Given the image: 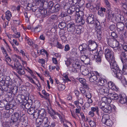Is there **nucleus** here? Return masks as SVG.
Instances as JSON below:
<instances>
[{
	"label": "nucleus",
	"instance_id": "30",
	"mask_svg": "<svg viewBox=\"0 0 127 127\" xmlns=\"http://www.w3.org/2000/svg\"><path fill=\"white\" fill-rule=\"evenodd\" d=\"M22 55L23 57L24 58H26L27 59L29 60V55L27 53H26L23 50H21L19 52Z\"/></svg>",
	"mask_w": 127,
	"mask_h": 127
},
{
	"label": "nucleus",
	"instance_id": "14",
	"mask_svg": "<svg viewBox=\"0 0 127 127\" xmlns=\"http://www.w3.org/2000/svg\"><path fill=\"white\" fill-rule=\"evenodd\" d=\"M87 45L85 43L83 44L80 45L79 47V49L80 51L81 54H85L86 53L89 52L88 49H87Z\"/></svg>",
	"mask_w": 127,
	"mask_h": 127
},
{
	"label": "nucleus",
	"instance_id": "63",
	"mask_svg": "<svg viewBox=\"0 0 127 127\" xmlns=\"http://www.w3.org/2000/svg\"><path fill=\"white\" fill-rule=\"evenodd\" d=\"M84 96H85L86 98H91L92 97L91 94L89 92L86 93Z\"/></svg>",
	"mask_w": 127,
	"mask_h": 127
},
{
	"label": "nucleus",
	"instance_id": "25",
	"mask_svg": "<svg viewBox=\"0 0 127 127\" xmlns=\"http://www.w3.org/2000/svg\"><path fill=\"white\" fill-rule=\"evenodd\" d=\"M102 102H104L105 103L109 104L112 101V100L109 97L107 98L106 96L103 97L102 98Z\"/></svg>",
	"mask_w": 127,
	"mask_h": 127
},
{
	"label": "nucleus",
	"instance_id": "5",
	"mask_svg": "<svg viewBox=\"0 0 127 127\" xmlns=\"http://www.w3.org/2000/svg\"><path fill=\"white\" fill-rule=\"evenodd\" d=\"M83 14V12L80 11L77 12L75 15L76 17H77L75 19L76 22L79 25H83L84 24L85 21L82 16Z\"/></svg>",
	"mask_w": 127,
	"mask_h": 127
},
{
	"label": "nucleus",
	"instance_id": "48",
	"mask_svg": "<svg viewBox=\"0 0 127 127\" xmlns=\"http://www.w3.org/2000/svg\"><path fill=\"white\" fill-rule=\"evenodd\" d=\"M1 49L4 54H5V56H7L8 54H7V53L6 51V50L4 48L3 46H1Z\"/></svg>",
	"mask_w": 127,
	"mask_h": 127
},
{
	"label": "nucleus",
	"instance_id": "22",
	"mask_svg": "<svg viewBox=\"0 0 127 127\" xmlns=\"http://www.w3.org/2000/svg\"><path fill=\"white\" fill-rule=\"evenodd\" d=\"M120 41L122 43V44L127 43V37L125 34H121L120 36Z\"/></svg>",
	"mask_w": 127,
	"mask_h": 127
},
{
	"label": "nucleus",
	"instance_id": "58",
	"mask_svg": "<svg viewBox=\"0 0 127 127\" xmlns=\"http://www.w3.org/2000/svg\"><path fill=\"white\" fill-rule=\"evenodd\" d=\"M27 77L31 83L34 84H36L34 80L33 79L32 77L28 76H27Z\"/></svg>",
	"mask_w": 127,
	"mask_h": 127
},
{
	"label": "nucleus",
	"instance_id": "11",
	"mask_svg": "<svg viewBox=\"0 0 127 127\" xmlns=\"http://www.w3.org/2000/svg\"><path fill=\"white\" fill-rule=\"evenodd\" d=\"M96 21H98L95 19L94 16L93 15H90L86 20V22L89 24H94L95 26V23Z\"/></svg>",
	"mask_w": 127,
	"mask_h": 127
},
{
	"label": "nucleus",
	"instance_id": "45",
	"mask_svg": "<svg viewBox=\"0 0 127 127\" xmlns=\"http://www.w3.org/2000/svg\"><path fill=\"white\" fill-rule=\"evenodd\" d=\"M122 6L124 9L127 8V0H123L122 2Z\"/></svg>",
	"mask_w": 127,
	"mask_h": 127
},
{
	"label": "nucleus",
	"instance_id": "56",
	"mask_svg": "<svg viewBox=\"0 0 127 127\" xmlns=\"http://www.w3.org/2000/svg\"><path fill=\"white\" fill-rule=\"evenodd\" d=\"M27 111L29 114L32 115L34 113V110L32 108H31L28 110Z\"/></svg>",
	"mask_w": 127,
	"mask_h": 127
},
{
	"label": "nucleus",
	"instance_id": "62",
	"mask_svg": "<svg viewBox=\"0 0 127 127\" xmlns=\"http://www.w3.org/2000/svg\"><path fill=\"white\" fill-rule=\"evenodd\" d=\"M115 13L116 14H118V16L120 15L121 12L120 10V9L117 8H115Z\"/></svg>",
	"mask_w": 127,
	"mask_h": 127
},
{
	"label": "nucleus",
	"instance_id": "49",
	"mask_svg": "<svg viewBox=\"0 0 127 127\" xmlns=\"http://www.w3.org/2000/svg\"><path fill=\"white\" fill-rule=\"evenodd\" d=\"M77 108L75 109V112L76 114H79L81 110V108L80 106H76Z\"/></svg>",
	"mask_w": 127,
	"mask_h": 127
},
{
	"label": "nucleus",
	"instance_id": "9",
	"mask_svg": "<svg viewBox=\"0 0 127 127\" xmlns=\"http://www.w3.org/2000/svg\"><path fill=\"white\" fill-rule=\"evenodd\" d=\"M98 89L99 93L102 95H104L109 93V89L108 88L103 86V85H99Z\"/></svg>",
	"mask_w": 127,
	"mask_h": 127
},
{
	"label": "nucleus",
	"instance_id": "61",
	"mask_svg": "<svg viewBox=\"0 0 127 127\" xmlns=\"http://www.w3.org/2000/svg\"><path fill=\"white\" fill-rule=\"evenodd\" d=\"M50 18L51 19L53 20H56L58 18V17L57 15H52L51 17Z\"/></svg>",
	"mask_w": 127,
	"mask_h": 127
},
{
	"label": "nucleus",
	"instance_id": "23",
	"mask_svg": "<svg viewBox=\"0 0 127 127\" xmlns=\"http://www.w3.org/2000/svg\"><path fill=\"white\" fill-rule=\"evenodd\" d=\"M108 97L111 99L116 100L118 98V95L115 93H110L108 95Z\"/></svg>",
	"mask_w": 127,
	"mask_h": 127
},
{
	"label": "nucleus",
	"instance_id": "64",
	"mask_svg": "<svg viewBox=\"0 0 127 127\" xmlns=\"http://www.w3.org/2000/svg\"><path fill=\"white\" fill-rule=\"evenodd\" d=\"M122 46L124 50L127 51V43L122 44Z\"/></svg>",
	"mask_w": 127,
	"mask_h": 127
},
{
	"label": "nucleus",
	"instance_id": "60",
	"mask_svg": "<svg viewBox=\"0 0 127 127\" xmlns=\"http://www.w3.org/2000/svg\"><path fill=\"white\" fill-rule=\"evenodd\" d=\"M70 47L69 45L67 44L64 47V50L65 51H67L69 50Z\"/></svg>",
	"mask_w": 127,
	"mask_h": 127
},
{
	"label": "nucleus",
	"instance_id": "32",
	"mask_svg": "<svg viewBox=\"0 0 127 127\" xmlns=\"http://www.w3.org/2000/svg\"><path fill=\"white\" fill-rule=\"evenodd\" d=\"M39 112V115L41 116L42 117H44L45 116L46 112L43 109H41L40 110H38Z\"/></svg>",
	"mask_w": 127,
	"mask_h": 127
},
{
	"label": "nucleus",
	"instance_id": "13",
	"mask_svg": "<svg viewBox=\"0 0 127 127\" xmlns=\"http://www.w3.org/2000/svg\"><path fill=\"white\" fill-rule=\"evenodd\" d=\"M16 66L15 64L14 66L17 68V71L18 73L20 75L24 74L25 72L22 68V66L19 63L17 62L16 64Z\"/></svg>",
	"mask_w": 127,
	"mask_h": 127
},
{
	"label": "nucleus",
	"instance_id": "50",
	"mask_svg": "<svg viewBox=\"0 0 127 127\" xmlns=\"http://www.w3.org/2000/svg\"><path fill=\"white\" fill-rule=\"evenodd\" d=\"M20 36V34L19 32L15 33L13 35V38H19Z\"/></svg>",
	"mask_w": 127,
	"mask_h": 127
},
{
	"label": "nucleus",
	"instance_id": "44",
	"mask_svg": "<svg viewBox=\"0 0 127 127\" xmlns=\"http://www.w3.org/2000/svg\"><path fill=\"white\" fill-rule=\"evenodd\" d=\"M103 123L105 124L108 126H111L112 122L109 118V119H108V120L106 121L105 122H103Z\"/></svg>",
	"mask_w": 127,
	"mask_h": 127
},
{
	"label": "nucleus",
	"instance_id": "41",
	"mask_svg": "<svg viewBox=\"0 0 127 127\" xmlns=\"http://www.w3.org/2000/svg\"><path fill=\"white\" fill-rule=\"evenodd\" d=\"M66 26L65 23L64 22H63L60 23L58 25L59 27L61 29H63L65 28Z\"/></svg>",
	"mask_w": 127,
	"mask_h": 127
},
{
	"label": "nucleus",
	"instance_id": "27",
	"mask_svg": "<svg viewBox=\"0 0 127 127\" xmlns=\"http://www.w3.org/2000/svg\"><path fill=\"white\" fill-rule=\"evenodd\" d=\"M117 28L120 31L122 30L124 28L125 25L124 23L122 22H119L117 23L116 25Z\"/></svg>",
	"mask_w": 127,
	"mask_h": 127
},
{
	"label": "nucleus",
	"instance_id": "57",
	"mask_svg": "<svg viewBox=\"0 0 127 127\" xmlns=\"http://www.w3.org/2000/svg\"><path fill=\"white\" fill-rule=\"evenodd\" d=\"M87 55H82L80 57V59L83 62L84 60H85V59L87 58V57H88L86 56Z\"/></svg>",
	"mask_w": 127,
	"mask_h": 127
},
{
	"label": "nucleus",
	"instance_id": "37",
	"mask_svg": "<svg viewBox=\"0 0 127 127\" xmlns=\"http://www.w3.org/2000/svg\"><path fill=\"white\" fill-rule=\"evenodd\" d=\"M94 59H95L96 62L98 64L100 63L101 62V57L97 55H95Z\"/></svg>",
	"mask_w": 127,
	"mask_h": 127
},
{
	"label": "nucleus",
	"instance_id": "28",
	"mask_svg": "<svg viewBox=\"0 0 127 127\" xmlns=\"http://www.w3.org/2000/svg\"><path fill=\"white\" fill-rule=\"evenodd\" d=\"M121 61L127 60V52H122L121 55Z\"/></svg>",
	"mask_w": 127,
	"mask_h": 127
},
{
	"label": "nucleus",
	"instance_id": "43",
	"mask_svg": "<svg viewBox=\"0 0 127 127\" xmlns=\"http://www.w3.org/2000/svg\"><path fill=\"white\" fill-rule=\"evenodd\" d=\"M37 53H40V54L44 55H47V52L44 50V49H42L40 50L39 52V50H37Z\"/></svg>",
	"mask_w": 127,
	"mask_h": 127
},
{
	"label": "nucleus",
	"instance_id": "31",
	"mask_svg": "<svg viewBox=\"0 0 127 127\" xmlns=\"http://www.w3.org/2000/svg\"><path fill=\"white\" fill-rule=\"evenodd\" d=\"M5 109L8 111L7 112V113H12L14 111L13 109L11 107L10 105L8 104L6 105L5 107Z\"/></svg>",
	"mask_w": 127,
	"mask_h": 127
},
{
	"label": "nucleus",
	"instance_id": "40",
	"mask_svg": "<svg viewBox=\"0 0 127 127\" xmlns=\"http://www.w3.org/2000/svg\"><path fill=\"white\" fill-rule=\"evenodd\" d=\"M58 88L59 91H63L64 90L65 88V86L64 85L62 84H60L57 86Z\"/></svg>",
	"mask_w": 127,
	"mask_h": 127
},
{
	"label": "nucleus",
	"instance_id": "20",
	"mask_svg": "<svg viewBox=\"0 0 127 127\" xmlns=\"http://www.w3.org/2000/svg\"><path fill=\"white\" fill-rule=\"evenodd\" d=\"M57 115L58 116L60 119V122H61V123H64V122H67L68 123H69L71 125H72L71 123L69 122L68 121H66L64 118V117L63 115L62 114H60L58 113H57Z\"/></svg>",
	"mask_w": 127,
	"mask_h": 127
},
{
	"label": "nucleus",
	"instance_id": "53",
	"mask_svg": "<svg viewBox=\"0 0 127 127\" xmlns=\"http://www.w3.org/2000/svg\"><path fill=\"white\" fill-rule=\"evenodd\" d=\"M79 81L81 83L82 85L86 82L85 79L83 78H80L79 79Z\"/></svg>",
	"mask_w": 127,
	"mask_h": 127
},
{
	"label": "nucleus",
	"instance_id": "39",
	"mask_svg": "<svg viewBox=\"0 0 127 127\" xmlns=\"http://www.w3.org/2000/svg\"><path fill=\"white\" fill-rule=\"evenodd\" d=\"M22 107L24 108H25L28 110L30 108V107L31 106L29 102H27L25 104H22Z\"/></svg>",
	"mask_w": 127,
	"mask_h": 127
},
{
	"label": "nucleus",
	"instance_id": "1",
	"mask_svg": "<svg viewBox=\"0 0 127 127\" xmlns=\"http://www.w3.org/2000/svg\"><path fill=\"white\" fill-rule=\"evenodd\" d=\"M88 78L91 82H96L98 85H104L106 83L105 79L100 77L98 75H96L92 71H91L89 74Z\"/></svg>",
	"mask_w": 127,
	"mask_h": 127
},
{
	"label": "nucleus",
	"instance_id": "51",
	"mask_svg": "<svg viewBox=\"0 0 127 127\" xmlns=\"http://www.w3.org/2000/svg\"><path fill=\"white\" fill-rule=\"evenodd\" d=\"M80 90L81 93L83 95V96H84L87 93L83 87L80 88Z\"/></svg>",
	"mask_w": 127,
	"mask_h": 127
},
{
	"label": "nucleus",
	"instance_id": "34",
	"mask_svg": "<svg viewBox=\"0 0 127 127\" xmlns=\"http://www.w3.org/2000/svg\"><path fill=\"white\" fill-rule=\"evenodd\" d=\"M47 109L48 113L50 114V116L51 117L54 114H56L57 115V113H58L57 112L54 111L52 109L50 108L49 109L47 108Z\"/></svg>",
	"mask_w": 127,
	"mask_h": 127
},
{
	"label": "nucleus",
	"instance_id": "35",
	"mask_svg": "<svg viewBox=\"0 0 127 127\" xmlns=\"http://www.w3.org/2000/svg\"><path fill=\"white\" fill-rule=\"evenodd\" d=\"M123 63V68L122 70L125 71L126 69H127V60L122 61Z\"/></svg>",
	"mask_w": 127,
	"mask_h": 127
},
{
	"label": "nucleus",
	"instance_id": "47",
	"mask_svg": "<svg viewBox=\"0 0 127 127\" xmlns=\"http://www.w3.org/2000/svg\"><path fill=\"white\" fill-rule=\"evenodd\" d=\"M39 112L38 111V110H36L35 112H34L33 114V118H38L39 115Z\"/></svg>",
	"mask_w": 127,
	"mask_h": 127
},
{
	"label": "nucleus",
	"instance_id": "55",
	"mask_svg": "<svg viewBox=\"0 0 127 127\" xmlns=\"http://www.w3.org/2000/svg\"><path fill=\"white\" fill-rule=\"evenodd\" d=\"M38 61L41 64L42 66L45 63V61L43 59H39L38 60Z\"/></svg>",
	"mask_w": 127,
	"mask_h": 127
},
{
	"label": "nucleus",
	"instance_id": "12",
	"mask_svg": "<svg viewBox=\"0 0 127 127\" xmlns=\"http://www.w3.org/2000/svg\"><path fill=\"white\" fill-rule=\"evenodd\" d=\"M89 52L86 53L85 55L89 57V58L92 59H94L95 58V55H96V51L95 49L93 50H90V49H88Z\"/></svg>",
	"mask_w": 127,
	"mask_h": 127
},
{
	"label": "nucleus",
	"instance_id": "4",
	"mask_svg": "<svg viewBox=\"0 0 127 127\" xmlns=\"http://www.w3.org/2000/svg\"><path fill=\"white\" fill-rule=\"evenodd\" d=\"M5 82L6 83L8 88H12L13 87H14L12 90V92H14L15 93L17 92L18 90V87H14L15 85L12 81L11 79L9 76L6 77Z\"/></svg>",
	"mask_w": 127,
	"mask_h": 127
},
{
	"label": "nucleus",
	"instance_id": "29",
	"mask_svg": "<svg viewBox=\"0 0 127 127\" xmlns=\"http://www.w3.org/2000/svg\"><path fill=\"white\" fill-rule=\"evenodd\" d=\"M104 0L106 9H107L108 11L110 10L111 9V6L110 3L108 0Z\"/></svg>",
	"mask_w": 127,
	"mask_h": 127
},
{
	"label": "nucleus",
	"instance_id": "26",
	"mask_svg": "<svg viewBox=\"0 0 127 127\" xmlns=\"http://www.w3.org/2000/svg\"><path fill=\"white\" fill-rule=\"evenodd\" d=\"M84 68H83V69L82 68L80 69V71L82 72V74L83 75H88V77L89 74L90 73H89V71L88 69H87L85 67H84Z\"/></svg>",
	"mask_w": 127,
	"mask_h": 127
},
{
	"label": "nucleus",
	"instance_id": "19",
	"mask_svg": "<svg viewBox=\"0 0 127 127\" xmlns=\"http://www.w3.org/2000/svg\"><path fill=\"white\" fill-rule=\"evenodd\" d=\"M84 103L83 99L81 97H78V100L75 101L74 102V103L76 106H80L79 104L81 105H82Z\"/></svg>",
	"mask_w": 127,
	"mask_h": 127
},
{
	"label": "nucleus",
	"instance_id": "46",
	"mask_svg": "<svg viewBox=\"0 0 127 127\" xmlns=\"http://www.w3.org/2000/svg\"><path fill=\"white\" fill-rule=\"evenodd\" d=\"M43 119L38 118L36 120V122L39 125H43Z\"/></svg>",
	"mask_w": 127,
	"mask_h": 127
},
{
	"label": "nucleus",
	"instance_id": "10",
	"mask_svg": "<svg viewBox=\"0 0 127 127\" xmlns=\"http://www.w3.org/2000/svg\"><path fill=\"white\" fill-rule=\"evenodd\" d=\"M88 49L93 50L97 48V45L96 43L92 40H90L88 41Z\"/></svg>",
	"mask_w": 127,
	"mask_h": 127
},
{
	"label": "nucleus",
	"instance_id": "18",
	"mask_svg": "<svg viewBox=\"0 0 127 127\" xmlns=\"http://www.w3.org/2000/svg\"><path fill=\"white\" fill-rule=\"evenodd\" d=\"M108 87L112 90L115 91H117L118 90V87H116L115 84L111 81L109 82L108 83Z\"/></svg>",
	"mask_w": 127,
	"mask_h": 127
},
{
	"label": "nucleus",
	"instance_id": "42",
	"mask_svg": "<svg viewBox=\"0 0 127 127\" xmlns=\"http://www.w3.org/2000/svg\"><path fill=\"white\" fill-rule=\"evenodd\" d=\"M89 124L92 127H95L96 126V123L95 122L93 121L90 120L88 121Z\"/></svg>",
	"mask_w": 127,
	"mask_h": 127
},
{
	"label": "nucleus",
	"instance_id": "21",
	"mask_svg": "<svg viewBox=\"0 0 127 127\" xmlns=\"http://www.w3.org/2000/svg\"><path fill=\"white\" fill-rule=\"evenodd\" d=\"M12 116L13 122L14 123L18 121L20 117V115L19 113L15 112L13 114Z\"/></svg>",
	"mask_w": 127,
	"mask_h": 127
},
{
	"label": "nucleus",
	"instance_id": "8",
	"mask_svg": "<svg viewBox=\"0 0 127 127\" xmlns=\"http://www.w3.org/2000/svg\"><path fill=\"white\" fill-rule=\"evenodd\" d=\"M113 52L111 49L109 48H107L105 50V57L108 61H110L112 59H114V57L112 56Z\"/></svg>",
	"mask_w": 127,
	"mask_h": 127
},
{
	"label": "nucleus",
	"instance_id": "52",
	"mask_svg": "<svg viewBox=\"0 0 127 127\" xmlns=\"http://www.w3.org/2000/svg\"><path fill=\"white\" fill-rule=\"evenodd\" d=\"M43 125L44 124L49 123L47 117H45L43 118Z\"/></svg>",
	"mask_w": 127,
	"mask_h": 127
},
{
	"label": "nucleus",
	"instance_id": "24",
	"mask_svg": "<svg viewBox=\"0 0 127 127\" xmlns=\"http://www.w3.org/2000/svg\"><path fill=\"white\" fill-rule=\"evenodd\" d=\"M12 17L11 13L9 10H7L5 13V17L6 19L9 21L10 20Z\"/></svg>",
	"mask_w": 127,
	"mask_h": 127
},
{
	"label": "nucleus",
	"instance_id": "2",
	"mask_svg": "<svg viewBox=\"0 0 127 127\" xmlns=\"http://www.w3.org/2000/svg\"><path fill=\"white\" fill-rule=\"evenodd\" d=\"M100 108L104 112L110 114L112 111V109L115 110V106L113 105H110L109 104H106L101 102L99 104Z\"/></svg>",
	"mask_w": 127,
	"mask_h": 127
},
{
	"label": "nucleus",
	"instance_id": "6",
	"mask_svg": "<svg viewBox=\"0 0 127 127\" xmlns=\"http://www.w3.org/2000/svg\"><path fill=\"white\" fill-rule=\"evenodd\" d=\"M95 26L96 29H97V36L98 40H100L102 37L101 27L100 23L98 21H96L95 23Z\"/></svg>",
	"mask_w": 127,
	"mask_h": 127
},
{
	"label": "nucleus",
	"instance_id": "36",
	"mask_svg": "<svg viewBox=\"0 0 127 127\" xmlns=\"http://www.w3.org/2000/svg\"><path fill=\"white\" fill-rule=\"evenodd\" d=\"M91 110L94 113L95 112L97 115H99V109L98 107H92L91 108Z\"/></svg>",
	"mask_w": 127,
	"mask_h": 127
},
{
	"label": "nucleus",
	"instance_id": "59",
	"mask_svg": "<svg viewBox=\"0 0 127 127\" xmlns=\"http://www.w3.org/2000/svg\"><path fill=\"white\" fill-rule=\"evenodd\" d=\"M40 30V27L38 26L36 27L33 29V31H34L35 32H39Z\"/></svg>",
	"mask_w": 127,
	"mask_h": 127
},
{
	"label": "nucleus",
	"instance_id": "17",
	"mask_svg": "<svg viewBox=\"0 0 127 127\" xmlns=\"http://www.w3.org/2000/svg\"><path fill=\"white\" fill-rule=\"evenodd\" d=\"M79 61L77 59L75 60L74 61L73 64V67L74 69L80 70V69L82 68L80 65V63Z\"/></svg>",
	"mask_w": 127,
	"mask_h": 127
},
{
	"label": "nucleus",
	"instance_id": "38",
	"mask_svg": "<svg viewBox=\"0 0 127 127\" xmlns=\"http://www.w3.org/2000/svg\"><path fill=\"white\" fill-rule=\"evenodd\" d=\"M127 101V98H124L123 97L122 95L120 96V99H119V102L122 104L126 103Z\"/></svg>",
	"mask_w": 127,
	"mask_h": 127
},
{
	"label": "nucleus",
	"instance_id": "7",
	"mask_svg": "<svg viewBox=\"0 0 127 127\" xmlns=\"http://www.w3.org/2000/svg\"><path fill=\"white\" fill-rule=\"evenodd\" d=\"M108 61L110 63L112 72L116 71L117 70L119 69L116 62L114 58H112V60H110V61Z\"/></svg>",
	"mask_w": 127,
	"mask_h": 127
},
{
	"label": "nucleus",
	"instance_id": "16",
	"mask_svg": "<svg viewBox=\"0 0 127 127\" xmlns=\"http://www.w3.org/2000/svg\"><path fill=\"white\" fill-rule=\"evenodd\" d=\"M113 75L115 77L119 79H121L123 75L121 71L119 69L117 70L116 71L112 72Z\"/></svg>",
	"mask_w": 127,
	"mask_h": 127
},
{
	"label": "nucleus",
	"instance_id": "3",
	"mask_svg": "<svg viewBox=\"0 0 127 127\" xmlns=\"http://www.w3.org/2000/svg\"><path fill=\"white\" fill-rule=\"evenodd\" d=\"M108 43L111 47L114 48V50L116 52H118L121 50L119 43L116 39H109L108 40Z\"/></svg>",
	"mask_w": 127,
	"mask_h": 127
},
{
	"label": "nucleus",
	"instance_id": "15",
	"mask_svg": "<svg viewBox=\"0 0 127 127\" xmlns=\"http://www.w3.org/2000/svg\"><path fill=\"white\" fill-rule=\"evenodd\" d=\"M76 27H77L73 23L68 24L67 26V30L72 33L74 32Z\"/></svg>",
	"mask_w": 127,
	"mask_h": 127
},
{
	"label": "nucleus",
	"instance_id": "33",
	"mask_svg": "<svg viewBox=\"0 0 127 127\" xmlns=\"http://www.w3.org/2000/svg\"><path fill=\"white\" fill-rule=\"evenodd\" d=\"M109 119V116L108 114H104L102 116V122H105L106 121Z\"/></svg>",
	"mask_w": 127,
	"mask_h": 127
},
{
	"label": "nucleus",
	"instance_id": "54",
	"mask_svg": "<svg viewBox=\"0 0 127 127\" xmlns=\"http://www.w3.org/2000/svg\"><path fill=\"white\" fill-rule=\"evenodd\" d=\"M90 59L88 57L85 59L84 60L83 62L86 65H88L90 64Z\"/></svg>",
	"mask_w": 127,
	"mask_h": 127
}]
</instances>
